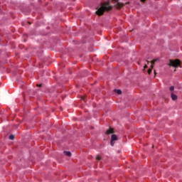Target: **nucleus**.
I'll use <instances>...</instances> for the list:
<instances>
[{
	"label": "nucleus",
	"instance_id": "obj_11",
	"mask_svg": "<svg viewBox=\"0 0 182 182\" xmlns=\"http://www.w3.org/2000/svg\"><path fill=\"white\" fill-rule=\"evenodd\" d=\"M96 160H97L98 161H100V160H102V158L100 156H97Z\"/></svg>",
	"mask_w": 182,
	"mask_h": 182
},
{
	"label": "nucleus",
	"instance_id": "obj_7",
	"mask_svg": "<svg viewBox=\"0 0 182 182\" xmlns=\"http://www.w3.org/2000/svg\"><path fill=\"white\" fill-rule=\"evenodd\" d=\"M64 154H65V156H68V157H70V156H72V153H70V151H64Z\"/></svg>",
	"mask_w": 182,
	"mask_h": 182
},
{
	"label": "nucleus",
	"instance_id": "obj_13",
	"mask_svg": "<svg viewBox=\"0 0 182 182\" xmlns=\"http://www.w3.org/2000/svg\"><path fill=\"white\" fill-rule=\"evenodd\" d=\"M169 90H171V92H173L174 90V86H171L169 87Z\"/></svg>",
	"mask_w": 182,
	"mask_h": 182
},
{
	"label": "nucleus",
	"instance_id": "obj_20",
	"mask_svg": "<svg viewBox=\"0 0 182 182\" xmlns=\"http://www.w3.org/2000/svg\"><path fill=\"white\" fill-rule=\"evenodd\" d=\"M154 74L156 75V71H154Z\"/></svg>",
	"mask_w": 182,
	"mask_h": 182
},
{
	"label": "nucleus",
	"instance_id": "obj_17",
	"mask_svg": "<svg viewBox=\"0 0 182 182\" xmlns=\"http://www.w3.org/2000/svg\"><path fill=\"white\" fill-rule=\"evenodd\" d=\"M141 2H144V1H146V0H141Z\"/></svg>",
	"mask_w": 182,
	"mask_h": 182
},
{
	"label": "nucleus",
	"instance_id": "obj_10",
	"mask_svg": "<svg viewBox=\"0 0 182 182\" xmlns=\"http://www.w3.org/2000/svg\"><path fill=\"white\" fill-rule=\"evenodd\" d=\"M9 140H14V139H15V136L14 135H10L9 136Z\"/></svg>",
	"mask_w": 182,
	"mask_h": 182
},
{
	"label": "nucleus",
	"instance_id": "obj_16",
	"mask_svg": "<svg viewBox=\"0 0 182 182\" xmlns=\"http://www.w3.org/2000/svg\"><path fill=\"white\" fill-rule=\"evenodd\" d=\"M82 100H85V97H81Z\"/></svg>",
	"mask_w": 182,
	"mask_h": 182
},
{
	"label": "nucleus",
	"instance_id": "obj_19",
	"mask_svg": "<svg viewBox=\"0 0 182 182\" xmlns=\"http://www.w3.org/2000/svg\"><path fill=\"white\" fill-rule=\"evenodd\" d=\"M29 25H31V22H28Z\"/></svg>",
	"mask_w": 182,
	"mask_h": 182
},
{
	"label": "nucleus",
	"instance_id": "obj_5",
	"mask_svg": "<svg viewBox=\"0 0 182 182\" xmlns=\"http://www.w3.org/2000/svg\"><path fill=\"white\" fill-rule=\"evenodd\" d=\"M113 133H114V131L113 130L112 128H109L106 131V134H112Z\"/></svg>",
	"mask_w": 182,
	"mask_h": 182
},
{
	"label": "nucleus",
	"instance_id": "obj_4",
	"mask_svg": "<svg viewBox=\"0 0 182 182\" xmlns=\"http://www.w3.org/2000/svg\"><path fill=\"white\" fill-rule=\"evenodd\" d=\"M116 140H117V136H116V134H112L111 136V141H110L111 146H114V141H116Z\"/></svg>",
	"mask_w": 182,
	"mask_h": 182
},
{
	"label": "nucleus",
	"instance_id": "obj_8",
	"mask_svg": "<svg viewBox=\"0 0 182 182\" xmlns=\"http://www.w3.org/2000/svg\"><path fill=\"white\" fill-rule=\"evenodd\" d=\"M114 92L115 93H117V95H122V90H115Z\"/></svg>",
	"mask_w": 182,
	"mask_h": 182
},
{
	"label": "nucleus",
	"instance_id": "obj_14",
	"mask_svg": "<svg viewBox=\"0 0 182 182\" xmlns=\"http://www.w3.org/2000/svg\"><path fill=\"white\" fill-rule=\"evenodd\" d=\"M144 69H147V65H145L144 66Z\"/></svg>",
	"mask_w": 182,
	"mask_h": 182
},
{
	"label": "nucleus",
	"instance_id": "obj_6",
	"mask_svg": "<svg viewBox=\"0 0 182 182\" xmlns=\"http://www.w3.org/2000/svg\"><path fill=\"white\" fill-rule=\"evenodd\" d=\"M171 97L172 99V100H177V95H175L174 93H171Z\"/></svg>",
	"mask_w": 182,
	"mask_h": 182
},
{
	"label": "nucleus",
	"instance_id": "obj_1",
	"mask_svg": "<svg viewBox=\"0 0 182 182\" xmlns=\"http://www.w3.org/2000/svg\"><path fill=\"white\" fill-rule=\"evenodd\" d=\"M113 9V6H110V1L109 0L106 2L101 3L100 7L95 12L98 16H102L103 14H105V11L109 12V11H112Z\"/></svg>",
	"mask_w": 182,
	"mask_h": 182
},
{
	"label": "nucleus",
	"instance_id": "obj_18",
	"mask_svg": "<svg viewBox=\"0 0 182 182\" xmlns=\"http://www.w3.org/2000/svg\"><path fill=\"white\" fill-rule=\"evenodd\" d=\"M127 4H129V2L125 3V5H127Z\"/></svg>",
	"mask_w": 182,
	"mask_h": 182
},
{
	"label": "nucleus",
	"instance_id": "obj_3",
	"mask_svg": "<svg viewBox=\"0 0 182 182\" xmlns=\"http://www.w3.org/2000/svg\"><path fill=\"white\" fill-rule=\"evenodd\" d=\"M114 3V6H117V9H120L122 6H124V4L119 2V0H112Z\"/></svg>",
	"mask_w": 182,
	"mask_h": 182
},
{
	"label": "nucleus",
	"instance_id": "obj_21",
	"mask_svg": "<svg viewBox=\"0 0 182 182\" xmlns=\"http://www.w3.org/2000/svg\"><path fill=\"white\" fill-rule=\"evenodd\" d=\"M147 63H149V61H147Z\"/></svg>",
	"mask_w": 182,
	"mask_h": 182
},
{
	"label": "nucleus",
	"instance_id": "obj_15",
	"mask_svg": "<svg viewBox=\"0 0 182 182\" xmlns=\"http://www.w3.org/2000/svg\"><path fill=\"white\" fill-rule=\"evenodd\" d=\"M37 86H38V87H41V86H42V85H37Z\"/></svg>",
	"mask_w": 182,
	"mask_h": 182
},
{
	"label": "nucleus",
	"instance_id": "obj_2",
	"mask_svg": "<svg viewBox=\"0 0 182 182\" xmlns=\"http://www.w3.org/2000/svg\"><path fill=\"white\" fill-rule=\"evenodd\" d=\"M168 66H172V68H178L181 65V61L180 60H169Z\"/></svg>",
	"mask_w": 182,
	"mask_h": 182
},
{
	"label": "nucleus",
	"instance_id": "obj_9",
	"mask_svg": "<svg viewBox=\"0 0 182 182\" xmlns=\"http://www.w3.org/2000/svg\"><path fill=\"white\" fill-rule=\"evenodd\" d=\"M153 70V65L151 66V68L148 70V73L150 75L151 73V70Z\"/></svg>",
	"mask_w": 182,
	"mask_h": 182
},
{
	"label": "nucleus",
	"instance_id": "obj_12",
	"mask_svg": "<svg viewBox=\"0 0 182 182\" xmlns=\"http://www.w3.org/2000/svg\"><path fill=\"white\" fill-rule=\"evenodd\" d=\"M156 62H157V59L153 60L151 63V65H154V63H156Z\"/></svg>",
	"mask_w": 182,
	"mask_h": 182
}]
</instances>
